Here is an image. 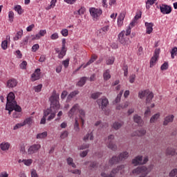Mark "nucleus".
Returning a JSON list of instances; mask_svg holds the SVG:
<instances>
[{
	"label": "nucleus",
	"instance_id": "obj_24",
	"mask_svg": "<svg viewBox=\"0 0 177 177\" xmlns=\"http://www.w3.org/2000/svg\"><path fill=\"white\" fill-rule=\"evenodd\" d=\"M79 93H80V91L78 90L71 92L67 97L66 102H70V100H71L73 97H75V96H77V95H78Z\"/></svg>",
	"mask_w": 177,
	"mask_h": 177
},
{
	"label": "nucleus",
	"instance_id": "obj_49",
	"mask_svg": "<svg viewBox=\"0 0 177 177\" xmlns=\"http://www.w3.org/2000/svg\"><path fill=\"white\" fill-rule=\"evenodd\" d=\"M69 64H70V59L67 58L66 59L62 61V65L64 66L65 68H67Z\"/></svg>",
	"mask_w": 177,
	"mask_h": 177
},
{
	"label": "nucleus",
	"instance_id": "obj_61",
	"mask_svg": "<svg viewBox=\"0 0 177 177\" xmlns=\"http://www.w3.org/2000/svg\"><path fill=\"white\" fill-rule=\"evenodd\" d=\"M69 172L74 174L75 175H81V171L80 169L69 170Z\"/></svg>",
	"mask_w": 177,
	"mask_h": 177
},
{
	"label": "nucleus",
	"instance_id": "obj_62",
	"mask_svg": "<svg viewBox=\"0 0 177 177\" xmlns=\"http://www.w3.org/2000/svg\"><path fill=\"white\" fill-rule=\"evenodd\" d=\"M46 60V55H41L39 59V62H40V63H44L45 62Z\"/></svg>",
	"mask_w": 177,
	"mask_h": 177
},
{
	"label": "nucleus",
	"instance_id": "obj_28",
	"mask_svg": "<svg viewBox=\"0 0 177 177\" xmlns=\"http://www.w3.org/2000/svg\"><path fill=\"white\" fill-rule=\"evenodd\" d=\"M103 77L104 81H109L111 78V75H110V70L107 69L104 71Z\"/></svg>",
	"mask_w": 177,
	"mask_h": 177
},
{
	"label": "nucleus",
	"instance_id": "obj_2",
	"mask_svg": "<svg viewBox=\"0 0 177 177\" xmlns=\"http://www.w3.org/2000/svg\"><path fill=\"white\" fill-rule=\"evenodd\" d=\"M129 156V153L128 152L124 151L121 153L118 157L113 156L112 158L109 160V164H111V165L118 164L120 161H124V160H127Z\"/></svg>",
	"mask_w": 177,
	"mask_h": 177
},
{
	"label": "nucleus",
	"instance_id": "obj_45",
	"mask_svg": "<svg viewBox=\"0 0 177 177\" xmlns=\"http://www.w3.org/2000/svg\"><path fill=\"white\" fill-rule=\"evenodd\" d=\"M102 95V93L100 92H96L91 94V99H93L95 100V99H97L100 95Z\"/></svg>",
	"mask_w": 177,
	"mask_h": 177
},
{
	"label": "nucleus",
	"instance_id": "obj_36",
	"mask_svg": "<svg viewBox=\"0 0 177 177\" xmlns=\"http://www.w3.org/2000/svg\"><path fill=\"white\" fill-rule=\"evenodd\" d=\"M88 139H90V140H93V133L91 132L90 133H87L83 138V140H84V142H86V140H88Z\"/></svg>",
	"mask_w": 177,
	"mask_h": 177
},
{
	"label": "nucleus",
	"instance_id": "obj_31",
	"mask_svg": "<svg viewBox=\"0 0 177 177\" xmlns=\"http://www.w3.org/2000/svg\"><path fill=\"white\" fill-rule=\"evenodd\" d=\"M147 93H149V90L141 91L138 93V97L140 99H144L145 96H147Z\"/></svg>",
	"mask_w": 177,
	"mask_h": 177
},
{
	"label": "nucleus",
	"instance_id": "obj_59",
	"mask_svg": "<svg viewBox=\"0 0 177 177\" xmlns=\"http://www.w3.org/2000/svg\"><path fill=\"white\" fill-rule=\"evenodd\" d=\"M160 69L164 71V70H168V62H165L161 66Z\"/></svg>",
	"mask_w": 177,
	"mask_h": 177
},
{
	"label": "nucleus",
	"instance_id": "obj_21",
	"mask_svg": "<svg viewBox=\"0 0 177 177\" xmlns=\"http://www.w3.org/2000/svg\"><path fill=\"white\" fill-rule=\"evenodd\" d=\"M174 118H175V116H174V115L166 116L163 122V125H168L169 122H172L174 121Z\"/></svg>",
	"mask_w": 177,
	"mask_h": 177
},
{
	"label": "nucleus",
	"instance_id": "obj_27",
	"mask_svg": "<svg viewBox=\"0 0 177 177\" xmlns=\"http://www.w3.org/2000/svg\"><path fill=\"white\" fill-rule=\"evenodd\" d=\"M122 125H124V122H115L112 125V128L118 131V129H120Z\"/></svg>",
	"mask_w": 177,
	"mask_h": 177
},
{
	"label": "nucleus",
	"instance_id": "obj_43",
	"mask_svg": "<svg viewBox=\"0 0 177 177\" xmlns=\"http://www.w3.org/2000/svg\"><path fill=\"white\" fill-rule=\"evenodd\" d=\"M167 156H174L175 155V149L173 148H167L166 150Z\"/></svg>",
	"mask_w": 177,
	"mask_h": 177
},
{
	"label": "nucleus",
	"instance_id": "obj_40",
	"mask_svg": "<svg viewBox=\"0 0 177 177\" xmlns=\"http://www.w3.org/2000/svg\"><path fill=\"white\" fill-rule=\"evenodd\" d=\"M100 126L101 128H107L109 127V124L107 123H102L100 121H97L95 123V127H99Z\"/></svg>",
	"mask_w": 177,
	"mask_h": 177
},
{
	"label": "nucleus",
	"instance_id": "obj_63",
	"mask_svg": "<svg viewBox=\"0 0 177 177\" xmlns=\"http://www.w3.org/2000/svg\"><path fill=\"white\" fill-rule=\"evenodd\" d=\"M39 49V44H34L32 47V52H36Z\"/></svg>",
	"mask_w": 177,
	"mask_h": 177
},
{
	"label": "nucleus",
	"instance_id": "obj_44",
	"mask_svg": "<svg viewBox=\"0 0 177 177\" xmlns=\"http://www.w3.org/2000/svg\"><path fill=\"white\" fill-rule=\"evenodd\" d=\"M155 2H156V0H147L146 1V9L147 10L150 9V6L154 5Z\"/></svg>",
	"mask_w": 177,
	"mask_h": 177
},
{
	"label": "nucleus",
	"instance_id": "obj_13",
	"mask_svg": "<svg viewBox=\"0 0 177 177\" xmlns=\"http://www.w3.org/2000/svg\"><path fill=\"white\" fill-rule=\"evenodd\" d=\"M16 96H15V93L12 92H10L8 96H7V104L9 105L14 106V104H17V102H16V100H15Z\"/></svg>",
	"mask_w": 177,
	"mask_h": 177
},
{
	"label": "nucleus",
	"instance_id": "obj_15",
	"mask_svg": "<svg viewBox=\"0 0 177 177\" xmlns=\"http://www.w3.org/2000/svg\"><path fill=\"white\" fill-rule=\"evenodd\" d=\"M55 52L58 54L59 59H63L66 55V53L67 52V49L63 48V47H62V49L60 50L57 48H55Z\"/></svg>",
	"mask_w": 177,
	"mask_h": 177
},
{
	"label": "nucleus",
	"instance_id": "obj_56",
	"mask_svg": "<svg viewBox=\"0 0 177 177\" xmlns=\"http://www.w3.org/2000/svg\"><path fill=\"white\" fill-rule=\"evenodd\" d=\"M59 39V34L57 32H55L53 35H50V39H53L55 41V39Z\"/></svg>",
	"mask_w": 177,
	"mask_h": 177
},
{
	"label": "nucleus",
	"instance_id": "obj_52",
	"mask_svg": "<svg viewBox=\"0 0 177 177\" xmlns=\"http://www.w3.org/2000/svg\"><path fill=\"white\" fill-rule=\"evenodd\" d=\"M23 162L25 165L27 167H30L31 164H32V160L31 159H28V160H24Z\"/></svg>",
	"mask_w": 177,
	"mask_h": 177
},
{
	"label": "nucleus",
	"instance_id": "obj_57",
	"mask_svg": "<svg viewBox=\"0 0 177 177\" xmlns=\"http://www.w3.org/2000/svg\"><path fill=\"white\" fill-rule=\"evenodd\" d=\"M20 68H21L22 70H26V67H27V62L26 61H24L20 64Z\"/></svg>",
	"mask_w": 177,
	"mask_h": 177
},
{
	"label": "nucleus",
	"instance_id": "obj_34",
	"mask_svg": "<svg viewBox=\"0 0 177 177\" xmlns=\"http://www.w3.org/2000/svg\"><path fill=\"white\" fill-rule=\"evenodd\" d=\"M48 136V131H44L43 133H38L36 136L37 139H45Z\"/></svg>",
	"mask_w": 177,
	"mask_h": 177
},
{
	"label": "nucleus",
	"instance_id": "obj_17",
	"mask_svg": "<svg viewBox=\"0 0 177 177\" xmlns=\"http://www.w3.org/2000/svg\"><path fill=\"white\" fill-rule=\"evenodd\" d=\"M41 76V69L37 68L35 70V73L31 75V80L32 81H37L39 80V77Z\"/></svg>",
	"mask_w": 177,
	"mask_h": 177
},
{
	"label": "nucleus",
	"instance_id": "obj_48",
	"mask_svg": "<svg viewBox=\"0 0 177 177\" xmlns=\"http://www.w3.org/2000/svg\"><path fill=\"white\" fill-rule=\"evenodd\" d=\"M177 55V48L174 47V48H172L171 51V56L172 59L175 58V56H176Z\"/></svg>",
	"mask_w": 177,
	"mask_h": 177
},
{
	"label": "nucleus",
	"instance_id": "obj_25",
	"mask_svg": "<svg viewBox=\"0 0 177 177\" xmlns=\"http://www.w3.org/2000/svg\"><path fill=\"white\" fill-rule=\"evenodd\" d=\"M9 147H10V144L9 142H2L0 144V149L3 151L9 150Z\"/></svg>",
	"mask_w": 177,
	"mask_h": 177
},
{
	"label": "nucleus",
	"instance_id": "obj_32",
	"mask_svg": "<svg viewBox=\"0 0 177 177\" xmlns=\"http://www.w3.org/2000/svg\"><path fill=\"white\" fill-rule=\"evenodd\" d=\"M87 79L88 78L86 77H81L80 81L77 84V86H84V85H85V83L86 82Z\"/></svg>",
	"mask_w": 177,
	"mask_h": 177
},
{
	"label": "nucleus",
	"instance_id": "obj_23",
	"mask_svg": "<svg viewBox=\"0 0 177 177\" xmlns=\"http://www.w3.org/2000/svg\"><path fill=\"white\" fill-rule=\"evenodd\" d=\"M146 135V130L141 129L132 133V136H143Z\"/></svg>",
	"mask_w": 177,
	"mask_h": 177
},
{
	"label": "nucleus",
	"instance_id": "obj_42",
	"mask_svg": "<svg viewBox=\"0 0 177 177\" xmlns=\"http://www.w3.org/2000/svg\"><path fill=\"white\" fill-rule=\"evenodd\" d=\"M23 36V30H19V32H17L15 35V37H14V41H19L20 38Z\"/></svg>",
	"mask_w": 177,
	"mask_h": 177
},
{
	"label": "nucleus",
	"instance_id": "obj_20",
	"mask_svg": "<svg viewBox=\"0 0 177 177\" xmlns=\"http://www.w3.org/2000/svg\"><path fill=\"white\" fill-rule=\"evenodd\" d=\"M17 85V80L16 79H11L7 82L8 88H15Z\"/></svg>",
	"mask_w": 177,
	"mask_h": 177
},
{
	"label": "nucleus",
	"instance_id": "obj_8",
	"mask_svg": "<svg viewBox=\"0 0 177 177\" xmlns=\"http://www.w3.org/2000/svg\"><path fill=\"white\" fill-rule=\"evenodd\" d=\"M97 103L99 107H100V109L104 111V110H106V107H107L109 104V100H107L106 97H102L97 100Z\"/></svg>",
	"mask_w": 177,
	"mask_h": 177
},
{
	"label": "nucleus",
	"instance_id": "obj_60",
	"mask_svg": "<svg viewBox=\"0 0 177 177\" xmlns=\"http://www.w3.org/2000/svg\"><path fill=\"white\" fill-rule=\"evenodd\" d=\"M42 90V84H39L35 86V92H41Z\"/></svg>",
	"mask_w": 177,
	"mask_h": 177
},
{
	"label": "nucleus",
	"instance_id": "obj_50",
	"mask_svg": "<svg viewBox=\"0 0 177 177\" xmlns=\"http://www.w3.org/2000/svg\"><path fill=\"white\" fill-rule=\"evenodd\" d=\"M68 136V131H64L61 133L60 138L61 139H66Z\"/></svg>",
	"mask_w": 177,
	"mask_h": 177
},
{
	"label": "nucleus",
	"instance_id": "obj_10",
	"mask_svg": "<svg viewBox=\"0 0 177 177\" xmlns=\"http://www.w3.org/2000/svg\"><path fill=\"white\" fill-rule=\"evenodd\" d=\"M147 161H149V158H147V156L144 158L143 160L142 156H137L133 160L132 162L134 164V165H138V164H146Z\"/></svg>",
	"mask_w": 177,
	"mask_h": 177
},
{
	"label": "nucleus",
	"instance_id": "obj_37",
	"mask_svg": "<svg viewBox=\"0 0 177 177\" xmlns=\"http://www.w3.org/2000/svg\"><path fill=\"white\" fill-rule=\"evenodd\" d=\"M153 97H154V95L151 92H150V91H149V93H147L146 98L147 103H150Z\"/></svg>",
	"mask_w": 177,
	"mask_h": 177
},
{
	"label": "nucleus",
	"instance_id": "obj_29",
	"mask_svg": "<svg viewBox=\"0 0 177 177\" xmlns=\"http://www.w3.org/2000/svg\"><path fill=\"white\" fill-rule=\"evenodd\" d=\"M66 162L68 165H69L70 167H72V168H77V165H75V163H74V160H73V158H68L66 159Z\"/></svg>",
	"mask_w": 177,
	"mask_h": 177
},
{
	"label": "nucleus",
	"instance_id": "obj_16",
	"mask_svg": "<svg viewBox=\"0 0 177 177\" xmlns=\"http://www.w3.org/2000/svg\"><path fill=\"white\" fill-rule=\"evenodd\" d=\"M80 110V105L78 104H75L71 109L68 111V117L71 118L73 115L77 113V112Z\"/></svg>",
	"mask_w": 177,
	"mask_h": 177
},
{
	"label": "nucleus",
	"instance_id": "obj_18",
	"mask_svg": "<svg viewBox=\"0 0 177 177\" xmlns=\"http://www.w3.org/2000/svg\"><path fill=\"white\" fill-rule=\"evenodd\" d=\"M145 26L146 27V33L151 34L153 32V27L154 26V24L151 22H145Z\"/></svg>",
	"mask_w": 177,
	"mask_h": 177
},
{
	"label": "nucleus",
	"instance_id": "obj_38",
	"mask_svg": "<svg viewBox=\"0 0 177 177\" xmlns=\"http://www.w3.org/2000/svg\"><path fill=\"white\" fill-rule=\"evenodd\" d=\"M109 26H104L101 29H100L98 31L101 35H104L107 31H109Z\"/></svg>",
	"mask_w": 177,
	"mask_h": 177
},
{
	"label": "nucleus",
	"instance_id": "obj_53",
	"mask_svg": "<svg viewBox=\"0 0 177 177\" xmlns=\"http://www.w3.org/2000/svg\"><path fill=\"white\" fill-rule=\"evenodd\" d=\"M176 174H177V169H173L170 171L169 176L170 177H175V176H176Z\"/></svg>",
	"mask_w": 177,
	"mask_h": 177
},
{
	"label": "nucleus",
	"instance_id": "obj_33",
	"mask_svg": "<svg viewBox=\"0 0 177 177\" xmlns=\"http://www.w3.org/2000/svg\"><path fill=\"white\" fill-rule=\"evenodd\" d=\"M158 118H160V113H156L153 115L150 119L151 124L157 122V120H158Z\"/></svg>",
	"mask_w": 177,
	"mask_h": 177
},
{
	"label": "nucleus",
	"instance_id": "obj_19",
	"mask_svg": "<svg viewBox=\"0 0 177 177\" xmlns=\"http://www.w3.org/2000/svg\"><path fill=\"white\" fill-rule=\"evenodd\" d=\"M124 19H125V12H122L118 17V27H121L124 24Z\"/></svg>",
	"mask_w": 177,
	"mask_h": 177
},
{
	"label": "nucleus",
	"instance_id": "obj_64",
	"mask_svg": "<svg viewBox=\"0 0 177 177\" xmlns=\"http://www.w3.org/2000/svg\"><path fill=\"white\" fill-rule=\"evenodd\" d=\"M20 112L21 111H15L14 113H13V114H12V117H13V118H19V117H20Z\"/></svg>",
	"mask_w": 177,
	"mask_h": 177
},
{
	"label": "nucleus",
	"instance_id": "obj_5",
	"mask_svg": "<svg viewBox=\"0 0 177 177\" xmlns=\"http://www.w3.org/2000/svg\"><path fill=\"white\" fill-rule=\"evenodd\" d=\"M113 140L114 135H110L109 136H108V138L106 140V146L108 149L115 151V150H117V145L114 144V142H113Z\"/></svg>",
	"mask_w": 177,
	"mask_h": 177
},
{
	"label": "nucleus",
	"instance_id": "obj_58",
	"mask_svg": "<svg viewBox=\"0 0 177 177\" xmlns=\"http://www.w3.org/2000/svg\"><path fill=\"white\" fill-rule=\"evenodd\" d=\"M21 127H24L23 122L17 124L15 126H14L13 129L14 131H16L17 129H19V128H21Z\"/></svg>",
	"mask_w": 177,
	"mask_h": 177
},
{
	"label": "nucleus",
	"instance_id": "obj_22",
	"mask_svg": "<svg viewBox=\"0 0 177 177\" xmlns=\"http://www.w3.org/2000/svg\"><path fill=\"white\" fill-rule=\"evenodd\" d=\"M97 59V55H93L91 56V58L89 59V61L83 66V68H86L88 66H91L92 63L95 62V60Z\"/></svg>",
	"mask_w": 177,
	"mask_h": 177
},
{
	"label": "nucleus",
	"instance_id": "obj_46",
	"mask_svg": "<svg viewBox=\"0 0 177 177\" xmlns=\"http://www.w3.org/2000/svg\"><path fill=\"white\" fill-rule=\"evenodd\" d=\"M1 48L3 50H6L8 49V41L4 40L1 42Z\"/></svg>",
	"mask_w": 177,
	"mask_h": 177
},
{
	"label": "nucleus",
	"instance_id": "obj_12",
	"mask_svg": "<svg viewBox=\"0 0 177 177\" xmlns=\"http://www.w3.org/2000/svg\"><path fill=\"white\" fill-rule=\"evenodd\" d=\"M160 9L162 15H169V13L172 12V8H171V6L167 4H162L161 6H160Z\"/></svg>",
	"mask_w": 177,
	"mask_h": 177
},
{
	"label": "nucleus",
	"instance_id": "obj_4",
	"mask_svg": "<svg viewBox=\"0 0 177 177\" xmlns=\"http://www.w3.org/2000/svg\"><path fill=\"white\" fill-rule=\"evenodd\" d=\"M93 20H99L100 16L103 13L102 8H90L88 10Z\"/></svg>",
	"mask_w": 177,
	"mask_h": 177
},
{
	"label": "nucleus",
	"instance_id": "obj_39",
	"mask_svg": "<svg viewBox=\"0 0 177 177\" xmlns=\"http://www.w3.org/2000/svg\"><path fill=\"white\" fill-rule=\"evenodd\" d=\"M14 10L15 12L18 13V15H22L23 13V8H21V6L20 5H17L15 6Z\"/></svg>",
	"mask_w": 177,
	"mask_h": 177
},
{
	"label": "nucleus",
	"instance_id": "obj_35",
	"mask_svg": "<svg viewBox=\"0 0 177 177\" xmlns=\"http://www.w3.org/2000/svg\"><path fill=\"white\" fill-rule=\"evenodd\" d=\"M115 60V58L114 57H109L106 60V64L107 66H111V64H114V61Z\"/></svg>",
	"mask_w": 177,
	"mask_h": 177
},
{
	"label": "nucleus",
	"instance_id": "obj_6",
	"mask_svg": "<svg viewBox=\"0 0 177 177\" xmlns=\"http://www.w3.org/2000/svg\"><path fill=\"white\" fill-rule=\"evenodd\" d=\"M124 168V165L118 166L116 169H113L109 174H106V172H102L101 176L102 177H115V174H118L120 169Z\"/></svg>",
	"mask_w": 177,
	"mask_h": 177
},
{
	"label": "nucleus",
	"instance_id": "obj_30",
	"mask_svg": "<svg viewBox=\"0 0 177 177\" xmlns=\"http://www.w3.org/2000/svg\"><path fill=\"white\" fill-rule=\"evenodd\" d=\"M73 129L75 132H80V122H78V118H75Z\"/></svg>",
	"mask_w": 177,
	"mask_h": 177
},
{
	"label": "nucleus",
	"instance_id": "obj_1",
	"mask_svg": "<svg viewBox=\"0 0 177 177\" xmlns=\"http://www.w3.org/2000/svg\"><path fill=\"white\" fill-rule=\"evenodd\" d=\"M50 102V108L47 109L44 111V116L41 120L40 124H45L46 122V117L48 118V121H52L55 117H56V113L60 109V104L59 103V94L54 91L53 95L49 99Z\"/></svg>",
	"mask_w": 177,
	"mask_h": 177
},
{
	"label": "nucleus",
	"instance_id": "obj_51",
	"mask_svg": "<svg viewBox=\"0 0 177 177\" xmlns=\"http://www.w3.org/2000/svg\"><path fill=\"white\" fill-rule=\"evenodd\" d=\"M79 118L80 119H85V111H84L83 109H80L79 110Z\"/></svg>",
	"mask_w": 177,
	"mask_h": 177
},
{
	"label": "nucleus",
	"instance_id": "obj_41",
	"mask_svg": "<svg viewBox=\"0 0 177 177\" xmlns=\"http://www.w3.org/2000/svg\"><path fill=\"white\" fill-rule=\"evenodd\" d=\"M24 127V125H31L32 124V117L26 118L23 122Z\"/></svg>",
	"mask_w": 177,
	"mask_h": 177
},
{
	"label": "nucleus",
	"instance_id": "obj_7",
	"mask_svg": "<svg viewBox=\"0 0 177 177\" xmlns=\"http://www.w3.org/2000/svg\"><path fill=\"white\" fill-rule=\"evenodd\" d=\"M151 171V169H149L145 166H141L133 169L132 173L136 174L137 175H139V174H142V175H147Z\"/></svg>",
	"mask_w": 177,
	"mask_h": 177
},
{
	"label": "nucleus",
	"instance_id": "obj_11",
	"mask_svg": "<svg viewBox=\"0 0 177 177\" xmlns=\"http://www.w3.org/2000/svg\"><path fill=\"white\" fill-rule=\"evenodd\" d=\"M6 110H8V114H10L13 110L15 111H21V107L17 104L9 105L8 104L6 106Z\"/></svg>",
	"mask_w": 177,
	"mask_h": 177
},
{
	"label": "nucleus",
	"instance_id": "obj_26",
	"mask_svg": "<svg viewBox=\"0 0 177 177\" xmlns=\"http://www.w3.org/2000/svg\"><path fill=\"white\" fill-rule=\"evenodd\" d=\"M133 120L134 122H136V124H138V125H143V120H142V118L138 115H135L133 116Z\"/></svg>",
	"mask_w": 177,
	"mask_h": 177
},
{
	"label": "nucleus",
	"instance_id": "obj_14",
	"mask_svg": "<svg viewBox=\"0 0 177 177\" xmlns=\"http://www.w3.org/2000/svg\"><path fill=\"white\" fill-rule=\"evenodd\" d=\"M39 149H41V145L34 144L28 148V154H35V153H37Z\"/></svg>",
	"mask_w": 177,
	"mask_h": 177
},
{
	"label": "nucleus",
	"instance_id": "obj_3",
	"mask_svg": "<svg viewBox=\"0 0 177 177\" xmlns=\"http://www.w3.org/2000/svg\"><path fill=\"white\" fill-rule=\"evenodd\" d=\"M118 41L123 45L124 46H127V45H129L131 44V41H129V37L125 35V31L122 30L121 32L118 35Z\"/></svg>",
	"mask_w": 177,
	"mask_h": 177
},
{
	"label": "nucleus",
	"instance_id": "obj_54",
	"mask_svg": "<svg viewBox=\"0 0 177 177\" xmlns=\"http://www.w3.org/2000/svg\"><path fill=\"white\" fill-rule=\"evenodd\" d=\"M89 164L91 168H96L97 167V163L95 162H86L85 165H88Z\"/></svg>",
	"mask_w": 177,
	"mask_h": 177
},
{
	"label": "nucleus",
	"instance_id": "obj_55",
	"mask_svg": "<svg viewBox=\"0 0 177 177\" xmlns=\"http://www.w3.org/2000/svg\"><path fill=\"white\" fill-rule=\"evenodd\" d=\"M61 34H62V37H67L68 35V30L62 29L61 30Z\"/></svg>",
	"mask_w": 177,
	"mask_h": 177
},
{
	"label": "nucleus",
	"instance_id": "obj_9",
	"mask_svg": "<svg viewBox=\"0 0 177 177\" xmlns=\"http://www.w3.org/2000/svg\"><path fill=\"white\" fill-rule=\"evenodd\" d=\"M160 48H156L154 52L153 56L151 57L150 61V67H153L156 64L159 56H160Z\"/></svg>",
	"mask_w": 177,
	"mask_h": 177
},
{
	"label": "nucleus",
	"instance_id": "obj_47",
	"mask_svg": "<svg viewBox=\"0 0 177 177\" xmlns=\"http://www.w3.org/2000/svg\"><path fill=\"white\" fill-rule=\"evenodd\" d=\"M14 17H15V13L13 12V11H10L8 12V18H9V21L10 23H12Z\"/></svg>",
	"mask_w": 177,
	"mask_h": 177
}]
</instances>
